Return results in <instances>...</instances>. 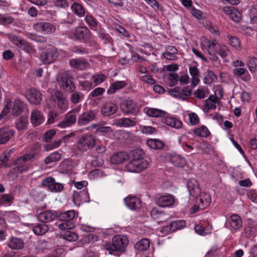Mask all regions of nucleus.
I'll use <instances>...</instances> for the list:
<instances>
[{
	"instance_id": "nucleus-3",
	"label": "nucleus",
	"mask_w": 257,
	"mask_h": 257,
	"mask_svg": "<svg viewBox=\"0 0 257 257\" xmlns=\"http://www.w3.org/2000/svg\"><path fill=\"white\" fill-rule=\"evenodd\" d=\"M75 216L74 210H69L58 214V219L61 223L58 224L61 230L71 229L75 227L73 219Z\"/></svg>"
},
{
	"instance_id": "nucleus-57",
	"label": "nucleus",
	"mask_w": 257,
	"mask_h": 257,
	"mask_svg": "<svg viewBox=\"0 0 257 257\" xmlns=\"http://www.w3.org/2000/svg\"><path fill=\"white\" fill-rule=\"evenodd\" d=\"M92 79H93L94 82L95 83V86L99 83L103 82L106 79V77L105 75L100 74L98 75H95L93 76Z\"/></svg>"
},
{
	"instance_id": "nucleus-16",
	"label": "nucleus",
	"mask_w": 257,
	"mask_h": 257,
	"mask_svg": "<svg viewBox=\"0 0 257 257\" xmlns=\"http://www.w3.org/2000/svg\"><path fill=\"white\" fill-rule=\"evenodd\" d=\"M175 197L172 195L160 196L156 199V204L161 207H167L173 206L175 203Z\"/></svg>"
},
{
	"instance_id": "nucleus-14",
	"label": "nucleus",
	"mask_w": 257,
	"mask_h": 257,
	"mask_svg": "<svg viewBox=\"0 0 257 257\" xmlns=\"http://www.w3.org/2000/svg\"><path fill=\"white\" fill-rule=\"evenodd\" d=\"M26 97L28 101L33 104H38L42 100V94L34 88H30L27 93Z\"/></svg>"
},
{
	"instance_id": "nucleus-1",
	"label": "nucleus",
	"mask_w": 257,
	"mask_h": 257,
	"mask_svg": "<svg viewBox=\"0 0 257 257\" xmlns=\"http://www.w3.org/2000/svg\"><path fill=\"white\" fill-rule=\"evenodd\" d=\"M144 152L141 149L132 151V159L126 165V170L130 172H139L147 169L149 162L144 158Z\"/></svg>"
},
{
	"instance_id": "nucleus-46",
	"label": "nucleus",
	"mask_w": 257,
	"mask_h": 257,
	"mask_svg": "<svg viewBox=\"0 0 257 257\" xmlns=\"http://www.w3.org/2000/svg\"><path fill=\"white\" fill-rule=\"evenodd\" d=\"M171 161L177 167H183L186 163L185 159L180 156H174L172 158Z\"/></svg>"
},
{
	"instance_id": "nucleus-26",
	"label": "nucleus",
	"mask_w": 257,
	"mask_h": 257,
	"mask_svg": "<svg viewBox=\"0 0 257 257\" xmlns=\"http://www.w3.org/2000/svg\"><path fill=\"white\" fill-rule=\"evenodd\" d=\"M44 120L41 112L38 110H33L31 113V122L34 126H38Z\"/></svg>"
},
{
	"instance_id": "nucleus-58",
	"label": "nucleus",
	"mask_w": 257,
	"mask_h": 257,
	"mask_svg": "<svg viewBox=\"0 0 257 257\" xmlns=\"http://www.w3.org/2000/svg\"><path fill=\"white\" fill-rule=\"evenodd\" d=\"M64 189V186L62 184L56 183L54 180V182L52 183V187L51 188L50 191L51 192H61Z\"/></svg>"
},
{
	"instance_id": "nucleus-30",
	"label": "nucleus",
	"mask_w": 257,
	"mask_h": 257,
	"mask_svg": "<svg viewBox=\"0 0 257 257\" xmlns=\"http://www.w3.org/2000/svg\"><path fill=\"white\" fill-rule=\"evenodd\" d=\"M233 73L235 75L238 76L243 75L241 78L244 81H248L250 79V77L248 73L244 68L235 67L233 70Z\"/></svg>"
},
{
	"instance_id": "nucleus-53",
	"label": "nucleus",
	"mask_w": 257,
	"mask_h": 257,
	"mask_svg": "<svg viewBox=\"0 0 257 257\" xmlns=\"http://www.w3.org/2000/svg\"><path fill=\"white\" fill-rule=\"evenodd\" d=\"M229 53V51L227 47L225 45H218L217 54H218L222 58L226 57L228 55Z\"/></svg>"
},
{
	"instance_id": "nucleus-15",
	"label": "nucleus",
	"mask_w": 257,
	"mask_h": 257,
	"mask_svg": "<svg viewBox=\"0 0 257 257\" xmlns=\"http://www.w3.org/2000/svg\"><path fill=\"white\" fill-rule=\"evenodd\" d=\"M117 105L112 102L108 101L104 103L101 107V113L105 116H109L114 114L117 110Z\"/></svg>"
},
{
	"instance_id": "nucleus-32",
	"label": "nucleus",
	"mask_w": 257,
	"mask_h": 257,
	"mask_svg": "<svg viewBox=\"0 0 257 257\" xmlns=\"http://www.w3.org/2000/svg\"><path fill=\"white\" fill-rule=\"evenodd\" d=\"M115 124L120 127H131L135 126L136 123L130 118H121L116 120Z\"/></svg>"
},
{
	"instance_id": "nucleus-63",
	"label": "nucleus",
	"mask_w": 257,
	"mask_h": 257,
	"mask_svg": "<svg viewBox=\"0 0 257 257\" xmlns=\"http://www.w3.org/2000/svg\"><path fill=\"white\" fill-rule=\"evenodd\" d=\"M190 122L193 124L195 125L199 123V119L198 115L194 112H192L189 114Z\"/></svg>"
},
{
	"instance_id": "nucleus-52",
	"label": "nucleus",
	"mask_w": 257,
	"mask_h": 257,
	"mask_svg": "<svg viewBox=\"0 0 257 257\" xmlns=\"http://www.w3.org/2000/svg\"><path fill=\"white\" fill-rule=\"evenodd\" d=\"M79 86L81 87V89L84 91H89L95 86L92 82L88 80L80 81L79 82Z\"/></svg>"
},
{
	"instance_id": "nucleus-34",
	"label": "nucleus",
	"mask_w": 257,
	"mask_h": 257,
	"mask_svg": "<svg viewBox=\"0 0 257 257\" xmlns=\"http://www.w3.org/2000/svg\"><path fill=\"white\" fill-rule=\"evenodd\" d=\"M230 224L232 228L235 230H237L241 226V218L237 214H233L230 216Z\"/></svg>"
},
{
	"instance_id": "nucleus-13",
	"label": "nucleus",
	"mask_w": 257,
	"mask_h": 257,
	"mask_svg": "<svg viewBox=\"0 0 257 257\" xmlns=\"http://www.w3.org/2000/svg\"><path fill=\"white\" fill-rule=\"evenodd\" d=\"M223 11L234 22H239L241 19V14L234 7H224Z\"/></svg>"
},
{
	"instance_id": "nucleus-51",
	"label": "nucleus",
	"mask_w": 257,
	"mask_h": 257,
	"mask_svg": "<svg viewBox=\"0 0 257 257\" xmlns=\"http://www.w3.org/2000/svg\"><path fill=\"white\" fill-rule=\"evenodd\" d=\"M247 64L251 72H255L257 70V59L254 57L249 58Z\"/></svg>"
},
{
	"instance_id": "nucleus-44",
	"label": "nucleus",
	"mask_w": 257,
	"mask_h": 257,
	"mask_svg": "<svg viewBox=\"0 0 257 257\" xmlns=\"http://www.w3.org/2000/svg\"><path fill=\"white\" fill-rule=\"evenodd\" d=\"M217 77L213 71L208 70L205 75L204 82L206 84L210 85L213 82L217 80Z\"/></svg>"
},
{
	"instance_id": "nucleus-22",
	"label": "nucleus",
	"mask_w": 257,
	"mask_h": 257,
	"mask_svg": "<svg viewBox=\"0 0 257 257\" xmlns=\"http://www.w3.org/2000/svg\"><path fill=\"white\" fill-rule=\"evenodd\" d=\"M38 31H41L46 34H52L56 31L55 25L47 22H39L35 25Z\"/></svg>"
},
{
	"instance_id": "nucleus-49",
	"label": "nucleus",
	"mask_w": 257,
	"mask_h": 257,
	"mask_svg": "<svg viewBox=\"0 0 257 257\" xmlns=\"http://www.w3.org/2000/svg\"><path fill=\"white\" fill-rule=\"evenodd\" d=\"M15 164L17 165L18 166L14 168V172L15 173H22L23 172L27 171L29 168V165L27 163H25V162H23L21 164Z\"/></svg>"
},
{
	"instance_id": "nucleus-38",
	"label": "nucleus",
	"mask_w": 257,
	"mask_h": 257,
	"mask_svg": "<svg viewBox=\"0 0 257 257\" xmlns=\"http://www.w3.org/2000/svg\"><path fill=\"white\" fill-rule=\"evenodd\" d=\"M126 85V83L123 81H116L112 83L107 90L108 94L114 93L116 90L123 88Z\"/></svg>"
},
{
	"instance_id": "nucleus-18",
	"label": "nucleus",
	"mask_w": 257,
	"mask_h": 257,
	"mask_svg": "<svg viewBox=\"0 0 257 257\" xmlns=\"http://www.w3.org/2000/svg\"><path fill=\"white\" fill-rule=\"evenodd\" d=\"M187 188L191 196L197 198L200 194V188L198 181L195 179H191L187 184Z\"/></svg>"
},
{
	"instance_id": "nucleus-55",
	"label": "nucleus",
	"mask_w": 257,
	"mask_h": 257,
	"mask_svg": "<svg viewBox=\"0 0 257 257\" xmlns=\"http://www.w3.org/2000/svg\"><path fill=\"white\" fill-rule=\"evenodd\" d=\"M53 182H54V178L49 177L43 180L41 182V185L42 186L46 187L50 191Z\"/></svg>"
},
{
	"instance_id": "nucleus-31",
	"label": "nucleus",
	"mask_w": 257,
	"mask_h": 257,
	"mask_svg": "<svg viewBox=\"0 0 257 257\" xmlns=\"http://www.w3.org/2000/svg\"><path fill=\"white\" fill-rule=\"evenodd\" d=\"M69 64L71 67L79 70L86 68L87 62L86 61L80 59H74L70 60Z\"/></svg>"
},
{
	"instance_id": "nucleus-60",
	"label": "nucleus",
	"mask_w": 257,
	"mask_h": 257,
	"mask_svg": "<svg viewBox=\"0 0 257 257\" xmlns=\"http://www.w3.org/2000/svg\"><path fill=\"white\" fill-rule=\"evenodd\" d=\"M230 45L234 48H237L240 45L239 39L235 36H229L228 37Z\"/></svg>"
},
{
	"instance_id": "nucleus-61",
	"label": "nucleus",
	"mask_w": 257,
	"mask_h": 257,
	"mask_svg": "<svg viewBox=\"0 0 257 257\" xmlns=\"http://www.w3.org/2000/svg\"><path fill=\"white\" fill-rule=\"evenodd\" d=\"M14 19L10 16H0V24L3 25H8L13 22Z\"/></svg>"
},
{
	"instance_id": "nucleus-50",
	"label": "nucleus",
	"mask_w": 257,
	"mask_h": 257,
	"mask_svg": "<svg viewBox=\"0 0 257 257\" xmlns=\"http://www.w3.org/2000/svg\"><path fill=\"white\" fill-rule=\"evenodd\" d=\"M84 95L81 92H73L71 95L70 99L73 103H77L81 101L83 98Z\"/></svg>"
},
{
	"instance_id": "nucleus-5",
	"label": "nucleus",
	"mask_w": 257,
	"mask_h": 257,
	"mask_svg": "<svg viewBox=\"0 0 257 257\" xmlns=\"http://www.w3.org/2000/svg\"><path fill=\"white\" fill-rule=\"evenodd\" d=\"M57 82L59 86L65 92L72 93L75 86L72 80V77L67 72L60 73L57 77Z\"/></svg>"
},
{
	"instance_id": "nucleus-10",
	"label": "nucleus",
	"mask_w": 257,
	"mask_h": 257,
	"mask_svg": "<svg viewBox=\"0 0 257 257\" xmlns=\"http://www.w3.org/2000/svg\"><path fill=\"white\" fill-rule=\"evenodd\" d=\"M37 212H38L37 210ZM37 214L38 220L46 224L53 221L55 219H58V213L55 210H49L40 213L37 212Z\"/></svg>"
},
{
	"instance_id": "nucleus-6",
	"label": "nucleus",
	"mask_w": 257,
	"mask_h": 257,
	"mask_svg": "<svg viewBox=\"0 0 257 257\" xmlns=\"http://www.w3.org/2000/svg\"><path fill=\"white\" fill-rule=\"evenodd\" d=\"M58 53L57 49L53 46L44 50L41 53L40 59L44 64H50L58 57Z\"/></svg>"
},
{
	"instance_id": "nucleus-45",
	"label": "nucleus",
	"mask_w": 257,
	"mask_h": 257,
	"mask_svg": "<svg viewBox=\"0 0 257 257\" xmlns=\"http://www.w3.org/2000/svg\"><path fill=\"white\" fill-rule=\"evenodd\" d=\"M61 235L64 239L69 241H76L78 240L79 237L77 234L69 230L66 231Z\"/></svg>"
},
{
	"instance_id": "nucleus-41",
	"label": "nucleus",
	"mask_w": 257,
	"mask_h": 257,
	"mask_svg": "<svg viewBox=\"0 0 257 257\" xmlns=\"http://www.w3.org/2000/svg\"><path fill=\"white\" fill-rule=\"evenodd\" d=\"M88 198L89 196L87 191L84 190L78 192H75L73 195L74 201L79 199L82 202H86L88 201Z\"/></svg>"
},
{
	"instance_id": "nucleus-24",
	"label": "nucleus",
	"mask_w": 257,
	"mask_h": 257,
	"mask_svg": "<svg viewBox=\"0 0 257 257\" xmlns=\"http://www.w3.org/2000/svg\"><path fill=\"white\" fill-rule=\"evenodd\" d=\"M25 103L20 100L14 101L13 106L11 108V112L14 116L19 115L25 108Z\"/></svg>"
},
{
	"instance_id": "nucleus-4",
	"label": "nucleus",
	"mask_w": 257,
	"mask_h": 257,
	"mask_svg": "<svg viewBox=\"0 0 257 257\" xmlns=\"http://www.w3.org/2000/svg\"><path fill=\"white\" fill-rule=\"evenodd\" d=\"M95 143V137L92 134H86L79 139L76 145V149L79 152L83 153L94 148Z\"/></svg>"
},
{
	"instance_id": "nucleus-11",
	"label": "nucleus",
	"mask_w": 257,
	"mask_h": 257,
	"mask_svg": "<svg viewBox=\"0 0 257 257\" xmlns=\"http://www.w3.org/2000/svg\"><path fill=\"white\" fill-rule=\"evenodd\" d=\"M120 108L123 113L128 114H136L138 111L137 104L132 100H126L121 103Z\"/></svg>"
},
{
	"instance_id": "nucleus-27",
	"label": "nucleus",
	"mask_w": 257,
	"mask_h": 257,
	"mask_svg": "<svg viewBox=\"0 0 257 257\" xmlns=\"http://www.w3.org/2000/svg\"><path fill=\"white\" fill-rule=\"evenodd\" d=\"M162 121L167 125L175 128H180L182 126V122L175 117H163Z\"/></svg>"
},
{
	"instance_id": "nucleus-35",
	"label": "nucleus",
	"mask_w": 257,
	"mask_h": 257,
	"mask_svg": "<svg viewBox=\"0 0 257 257\" xmlns=\"http://www.w3.org/2000/svg\"><path fill=\"white\" fill-rule=\"evenodd\" d=\"M146 113L149 116L153 117H163L166 114V112L163 110L154 108H149Z\"/></svg>"
},
{
	"instance_id": "nucleus-40",
	"label": "nucleus",
	"mask_w": 257,
	"mask_h": 257,
	"mask_svg": "<svg viewBox=\"0 0 257 257\" xmlns=\"http://www.w3.org/2000/svg\"><path fill=\"white\" fill-rule=\"evenodd\" d=\"M30 194L37 201H42L45 198V194L39 188L32 189Z\"/></svg>"
},
{
	"instance_id": "nucleus-39",
	"label": "nucleus",
	"mask_w": 257,
	"mask_h": 257,
	"mask_svg": "<svg viewBox=\"0 0 257 257\" xmlns=\"http://www.w3.org/2000/svg\"><path fill=\"white\" fill-rule=\"evenodd\" d=\"M28 124V117L27 116L23 115L16 121L15 125L18 130H23L25 128Z\"/></svg>"
},
{
	"instance_id": "nucleus-36",
	"label": "nucleus",
	"mask_w": 257,
	"mask_h": 257,
	"mask_svg": "<svg viewBox=\"0 0 257 257\" xmlns=\"http://www.w3.org/2000/svg\"><path fill=\"white\" fill-rule=\"evenodd\" d=\"M61 158V154L57 151L51 154L47 157L44 160V162L46 165H49L52 163L58 161Z\"/></svg>"
},
{
	"instance_id": "nucleus-62",
	"label": "nucleus",
	"mask_w": 257,
	"mask_h": 257,
	"mask_svg": "<svg viewBox=\"0 0 257 257\" xmlns=\"http://www.w3.org/2000/svg\"><path fill=\"white\" fill-rule=\"evenodd\" d=\"M56 7L65 9L69 7V3L67 0H56L54 2Z\"/></svg>"
},
{
	"instance_id": "nucleus-2",
	"label": "nucleus",
	"mask_w": 257,
	"mask_h": 257,
	"mask_svg": "<svg viewBox=\"0 0 257 257\" xmlns=\"http://www.w3.org/2000/svg\"><path fill=\"white\" fill-rule=\"evenodd\" d=\"M128 243V239L126 236L116 235L113 236L112 242L106 243L104 248L109 251V254H114L115 252H123Z\"/></svg>"
},
{
	"instance_id": "nucleus-54",
	"label": "nucleus",
	"mask_w": 257,
	"mask_h": 257,
	"mask_svg": "<svg viewBox=\"0 0 257 257\" xmlns=\"http://www.w3.org/2000/svg\"><path fill=\"white\" fill-rule=\"evenodd\" d=\"M35 155L33 154H25L17 159L15 164H21L23 162L26 163L27 161L30 160L34 158Z\"/></svg>"
},
{
	"instance_id": "nucleus-28",
	"label": "nucleus",
	"mask_w": 257,
	"mask_h": 257,
	"mask_svg": "<svg viewBox=\"0 0 257 257\" xmlns=\"http://www.w3.org/2000/svg\"><path fill=\"white\" fill-rule=\"evenodd\" d=\"M150 240L147 238H143L136 242L134 247L138 251L147 250L150 247Z\"/></svg>"
},
{
	"instance_id": "nucleus-23",
	"label": "nucleus",
	"mask_w": 257,
	"mask_h": 257,
	"mask_svg": "<svg viewBox=\"0 0 257 257\" xmlns=\"http://www.w3.org/2000/svg\"><path fill=\"white\" fill-rule=\"evenodd\" d=\"M128 158V156L126 153L119 152L113 153L110 157V161L113 164H119L126 161Z\"/></svg>"
},
{
	"instance_id": "nucleus-9",
	"label": "nucleus",
	"mask_w": 257,
	"mask_h": 257,
	"mask_svg": "<svg viewBox=\"0 0 257 257\" xmlns=\"http://www.w3.org/2000/svg\"><path fill=\"white\" fill-rule=\"evenodd\" d=\"M53 100L57 103L58 107L62 110H65L68 108V101L62 92L56 90L51 94Z\"/></svg>"
},
{
	"instance_id": "nucleus-47",
	"label": "nucleus",
	"mask_w": 257,
	"mask_h": 257,
	"mask_svg": "<svg viewBox=\"0 0 257 257\" xmlns=\"http://www.w3.org/2000/svg\"><path fill=\"white\" fill-rule=\"evenodd\" d=\"M194 133L198 136L207 137L210 135V132L207 127L202 125L200 127L194 130Z\"/></svg>"
},
{
	"instance_id": "nucleus-12",
	"label": "nucleus",
	"mask_w": 257,
	"mask_h": 257,
	"mask_svg": "<svg viewBox=\"0 0 257 257\" xmlns=\"http://www.w3.org/2000/svg\"><path fill=\"white\" fill-rule=\"evenodd\" d=\"M76 38L82 41L89 40L91 37V34L89 30L86 26L77 28L74 33Z\"/></svg>"
},
{
	"instance_id": "nucleus-42",
	"label": "nucleus",
	"mask_w": 257,
	"mask_h": 257,
	"mask_svg": "<svg viewBox=\"0 0 257 257\" xmlns=\"http://www.w3.org/2000/svg\"><path fill=\"white\" fill-rule=\"evenodd\" d=\"M74 13L78 16L81 17L85 14V10L83 6L77 3H74L71 6Z\"/></svg>"
},
{
	"instance_id": "nucleus-43",
	"label": "nucleus",
	"mask_w": 257,
	"mask_h": 257,
	"mask_svg": "<svg viewBox=\"0 0 257 257\" xmlns=\"http://www.w3.org/2000/svg\"><path fill=\"white\" fill-rule=\"evenodd\" d=\"M200 197L199 205L202 208L207 207L211 203V199L209 194L204 193L201 194Z\"/></svg>"
},
{
	"instance_id": "nucleus-48",
	"label": "nucleus",
	"mask_w": 257,
	"mask_h": 257,
	"mask_svg": "<svg viewBox=\"0 0 257 257\" xmlns=\"http://www.w3.org/2000/svg\"><path fill=\"white\" fill-rule=\"evenodd\" d=\"M85 20L86 23L91 29H93L97 26V21L90 14H87L86 15Z\"/></svg>"
},
{
	"instance_id": "nucleus-59",
	"label": "nucleus",
	"mask_w": 257,
	"mask_h": 257,
	"mask_svg": "<svg viewBox=\"0 0 257 257\" xmlns=\"http://www.w3.org/2000/svg\"><path fill=\"white\" fill-rule=\"evenodd\" d=\"M59 114L55 111H51L48 113V119L47 122L49 124L53 123L55 121L57 120V117Z\"/></svg>"
},
{
	"instance_id": "nucleus-7",
	"label": "nucleus",
	"mask_w": 257,
	"mask_h": 257,
	"mask_svg": "<svg viewBox=\"0 0 257 257\" xmlns=\"http://www.w3.org/2000/svg\"><path fill=\"white\" fill-rule=\"evenodd\" d=\"M169 93L170 95L176 98L185 100L191 95L192 90L189 89L188 86L184 87L183 88L176 87L173 89H170L169 91Z\"/></svg>"
},
{
	"instance_id": "nucleus-33",
	"label": "nucleus",
	"mask_w": 257,
	"mask_h": 257,
	"mask_svg": "<svg viewBox=\"0 0 257 257\" xmlns=\"http://www.w3.org/2000/svg\"><path fill=\"white\" fill-rule=\"evenodd\" d=\"M178 53V50L174 46H169L166 48V52L163 53V56L168 60H174L175 54Z\"/></svg>"
},
{
	"instance_id": "nucleus-37",
	"label": "nucleus",
	"mask_w": 257,
	"mask_h": 257,
	"mask_svg": "<svg viewBox=\"0 0 257 257\" xmlns=\"http://www.w3.org/2000/svg\"><path fill=\"white\" fill-rule=\"evenodd\" d=\"M147 144L150 148L155 150L162 149L164 147V144L163 142L158 140H148L147 142Z\"/></svg>"
},
{
	"instance_id": "nucleus-8",
	"label": "nucleus",
	"mask_w": 257,
	"mask_h": 257,
	"mask_svg": "<svg viewBox=\"0 0 257 257\" xmlns=\"http://www.w3.org/2000/svg\"><path fill=\"white\" fill-rule=\"evenodd\" d=\"M218 45L217 41L215 40L210 41L206 39L204 41V46L207 50L208 54L210 56V59L217 62L218 60V57L217 56V51L218 49Z\"/></svg>"
},
{
	"instance_id": "nucleus-56",
	"label": "nucleus",
	"mask_w": 257,
	"mask_h": 257,
	"mask_svg": "<svg viewBox=\"0 0 257 257\" xmlns=\"http://www.w3.org/2000/svg\"><path fill=\"white\" fill-rule=\"evenodd\" d=\"M56 132L55 130H49L44 134L43 139L47 142H50L51 141L53 137L54 136Z\"/></svg>"
},
{
	"instance_id": "nucleus-25",
	"label": "nucleus",
	"mask_w": 257,
	"mask_h": 257,
	"mask_svg": "<svg viewBox=\"0 0 257 257\" xmlns=\"http://www.w3.org/2000/svg\"><path fill=\"white\" fill-rule=\"evenodd\" d=\"M24 241L22 238L13 237L8 242V245L13 249H21L24 248Z\"/></svg>"
},
{
	"instance_id": "nucleus-19",
	"label": "nucleus",
	"mask_w": 257,
	"mask_h": 257,
	"mask_svg": "<svg viewBox=\"0 0 257 257\" xmlns=\"http://www.w3.org/2000/svg\"><path fill=\"white\" fill-rule=\"evenodd\" d=\"M126 205L132 210L140 209L142 206V201L140 198L134 196H128L124 199Z\"/></svg>"
},
{
	"instance_id": "nucleus-64",
	"label": "nucleus",
	"mask_w": 257,
	"mask_h": 257,
	"mask_svg": "<svg viewBox=\"0 0 257 257\" xmlns=\"http://www.w3.org/2000/svg\"><path fill=\"white\" fill-rule=\"evenodd\" d=\"M105 91V89L101 87H97L93 90L91 93L92 97H95L101 95Z\"/></svg>"
},
{
	"instance_id": "nucleus-20",
	"label": "nucleus",
	"mask_w": 257,
	"mask_h": 257,
	"mask_svg": "<svg viewBox=\"0 0 257 257\" xmlns=\"http://www.w3.org/2000/svg\"><path fill=\"white\" fill-rule=\"evenodd\" d=\"M15 134L14 130L9 128H0V145L7 143Z\"/></svg>"
},
{
	"instance_id": "nucleus-17",
	"label": "nucleus",
	"mask_w": 257,
	"mask_h": 257,
	"mask_svg": "<svg viewBox=\"0 0 257 257\" xmlns=\"http://www.w3.org/2000/svg\"><path fill=\"white\" fill-rule=\"evenodd\" d=\"M96 112L94 110H90L81 114L78 120V124L79 125H84L90 121L95 119Z\"/></svg>"
},
{
	"instance_id": "nucleus-29",
	"label": "nucleus",
	"mask_w": 257,
	"mask_h": 257,
	"mask_svg": "<svg viewBox=\"0 0 257 257\" xmlns=\"http://www.w3.org/2000/svg\"><path fill=\"white\" fill-rule=\"evenodd\" d=\"M34 232L38 235L44 234L49 230L48 225L43 222L38 223L33 229Z\"/></svg>"
},
{
	"instance_id": "nucleus-21",
	"label": "nucleus",
	"mask_w": 257,
	"mask_h": 257,
	"mask_svg": "<svg viewBox=\"0 0 257 257\" xmlns=\"http://www.w3.org/2000/svg\"><path fill=\"white\" fill-rule=\"evenodd\" d=\"M76 116L73 114V112L67 113L63 120L59 122L57 126L62 128L69 127L76 122Z\"/></svg>"
}]
</instances>
